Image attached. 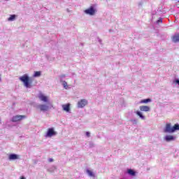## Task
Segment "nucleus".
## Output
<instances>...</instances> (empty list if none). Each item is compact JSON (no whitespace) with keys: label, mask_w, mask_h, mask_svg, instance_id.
Segmentation results:
<instances>
[{"label":"nucleus","mask_w":179,"mask_h":179,"mask_svg":"<svg viewBox=\"0 0 179 179\" xmlns=\"http://www.w3.org/2000/svg\"><path fill=\"white\" fill-rule=\"evenodd\" d=\"M136 114L138 115V117H140V118H141V120H145V116H143L141 112L137 111Z\"/></svg>","instance_id":"aec40b11"},{"label":"nucleus","mask_w":179,"mask_h":179,"mask_svg":"<svg viewBox=\"0 0 179 179\" xmlns=\"http://www.w3.org/2000/svg\"><path fill=\"white\" fill-rule=\"evenodd\" d=\"M87 174L90 176V177H94V173L89 169L87 170Z\"/></svg>","instance_id":"6ab92c4d"},{"label":"nucleus","mask_w":179,"mask_h":179,"mask_svg":"<svg viewBox=\"0 0 179 179\" xmlns=\"http://www.w3.org/2000/svg\"><path fill=\"white\" fill-rule=\"evenodd\" d=\"M38 108L41 111H48V106L45 104H40L38 105Z\"/></svg>","instance_id":"1a4fd4ad"},{"label":"nucleus","mask_w":179,"mask_h":179,"mask_svg":"<svg viewBox=\"0 0 179 179\" xmlns=\"http://www.w3.org/2000/svg\"><path fill=\"white\" fill-rule=\"evenodd\" d=\"M0 80H1V78H0Z\"/></svg>","instance_id":"bb28decb"},{"label":"nucleus","mask_w":179,"mask_h":179,"mask_svg":"<svg viewBox=\"0 0 179 179\" xmlns=\"http://www.w3.org/2000/svg\"><path fill=\"white\" fill-rule=\"evenodd\" d=\"M165 140L166 142H170L171 141H174V136L168 135L165 136Z\"/></svg>","instance_id":"ddd939ff"},{"label":"nucleus","mask_w":179,"mask_h":179,"mask_svg":"<svg viewBox=\"0 0 179 179\" xmlns=\"http://www.w3.org/2000/svg\"><path fill=\"white\" fill-rule=\"evenodd\" d=\"M20 179H26V178H24V176H21Z\"/></svg>","instance_id":"a878e982"},{"label":"nucleus","mask_w":179,"mask_h":179,"mask_svg":"<svg viewBox=\"0 0 179 179\" xmlns=\"http://www.w3.org/2000/svg\"><path fill=\"white\" fill-rule=\"evenodd\" d=\"M150 101H152V99H143L140 101V103L141 104H143V103H150Z\"/></svg>","instance_id":"dca6fc26"},{"label":"nucleus","mask_w":179,"mask_h":179,"mask_svg":"<svg viewBox=\"0 0 179 179\" xmlns=\"http://www.w3.org/2000/svg\"><path fill=\"white\" fill-rule=\"evenodd\" d=\"M23 118H26V115H15L13 117L11 121L12 122H17V121H22Z\"/></svg>","instance_id":"20e7f679"},{"label":"nucleus","mask_w":179,"mask_h":179,"mask_svg":"<svg viewBox=\"0 0 179 179\" xmlns=\"http://www.w3.org/2000/svg\"><path fill=\"white\" fill-rule=\"evenodd\" d=\"M38 76H41V72L36 71L34 74V78H38Z\"/></svg>","instance_id":"a211bd4d"},{"label":"nucleus","mask_w":179,"mask_h":179,"mask_svg":"<svg viewBox=\"0 0 179 179\" xmlns=\"http://www.w3.org/2000/svg\"><path fill=\"white\" fill-rule=\"evenodd\" d=\"M20 80L24 83L25 87H31V83H33V80L30 78V77H29L27 74H24V76L20 77Z\"/></svg>","instance_id":"f257e3e1"},{"label":"nucleus","mask_w":179,"mask_h":179,"mask_svg":"<svg viewBox=\"0 0 179 179\" xmlns=\"http://www.w3.org/2000/svg\"><path fill=\"white\" fill-rule=\"evenodd\" d=\"M85 134H86V136H87V138L90 137V132L87 131Z\"/></svg>","instance_id":"4be33fe9"},{"label":"nucleus","mask_w":179,"mask_h":179,"mask_svg":"<svg viewBox=\"0 0 179 179\" xmlns=\"http://www.w3.org/2000/svg\"><path fill=\"white\" fill-rule=\"evenodd\" d=\"M162 22H163V20H162V18H160V19L158 20V21H157L158 23H162Z\"/></svg>","instance_id":"b1692460"},{"label":"nucleus","mask_w":179,"mask_h":179,"mask_svg":"<svg viewBox=\"0 0 179 179\" xmlns=\"http://www.w3.org/2000/svg\"><path fill=\"white\" fill-rule=\"evenodd\" d=\"M140 110L141 111L148 112V111H150V108L148 106H140Z\"/></svg>","instance_id":"9d476101"},{"label":"nucleus","mask_w":179,"mask_h":179,"mask_svg":"<svg viewBox=\"0 0 179 179\" xmlns=\"http://www.w3.org/2000/svg\"><path fill=\"white\" fill-rule=\"evenodd\" d=\"M38 97L41 100V101H43V103H48V101H50V100L48 99V96L44 95V94L43 93H40Z\"/></svg>","instance_id":"7ed1b4c3"},{"label":"nucleus","mask_w":179,"mask_h":179,"mask_svg":"<svg viewBox=\"0 0 179 179\" xmlns=\"http://www.w3.org/2000/svg\"><path fill=\"white\" fill-rule=\"evenodd\" d=\"M96 12L97 10L93 6H90L88 9L85 10V13L90 15V16H94V15H96Z\"/></svg>","instance_id":"f03ea898"},{"label":"nucleus","mask_w":179,"mask_h":179,"mask_svg":"<svg viewBox=\"0 0 179 179\" xmlns=\"http://www.w3.org/2000/svg\"><path fill=\"white\" fill-rule=\"evenodd\" d=\"M176 131H179V124H176L173 127H172V133L176 132Z\"/></svg>","instance_id":"4468645a"},{"label":"nucleus","mask_w":179,"mask_h":179,"mask_svg":"<svg viewBox=\"0 0 179 179\" xmlns=\"http://www.w3.org/2000/svg\"><path fill=\"white\" fill-rule=\"evenodd\" d=\"M164 131L165 133L168 132L169 134H173V127H171V124L170 123L166 124Z\"/></svg>","instance_id":"0eeeda50"},{"label":"nucleus","mask_w":179,"mask_h":179,"mask_svg":"<svg viewBox=\"0 0 179 179\" xmlns=\"http://www.w3.org/2000/svg\"><path fill=\"white\" fill-rule=\"evenodd\" d=\"M172 41L173 43H178L179 41V34H176L172 37Z\"/></svg>","instance_id":"f8f14e48"},{"label":"nucleus","mask_w":179,"mask_h":179,"mask_svg":"<svg viewBox=\"0 0 179 179\" xmlns=\"http://www.w3.org/2000/svg\"><path fill=\"white\" fill-rule=\"evenodd\" d=\"M55 135H57V131H54V128L48 129L46 136L51 138L52 136H54Z\"/></svg>","instance_id":"39448f33"},{"label":"nucleus","mask_w":179,"mask_h":179,"mask_svg":"<svg viewBox=\"0 0 179 179\" xmlns=\"http://www.w3.org/2000/svg\"><path fill=\"white\" fill-rule=\"evenodd\" d=\"M62 108L64 111H66V113H69L71 111V104L70 103H66L62 105Z\"/></svg>","instance_id":"6e6552de"},{"label":"nucleus","mask_w":179,"mask_h":179,"mask_svg":"<svg viewBox=\"0 0 179 179\" xmlns=\"http://www.w3.org/2000/svg\"><path fill=\"white\" fill-rule=\"evenodd\" d=\"M127 173H128V174H129V176H135V174H136L134 171L132 169H128Z\"/></svg>","instance_id":"f3484780"},{"label":"nucleus","mask_w":179,"mask_h":179,"mask_svg":"<svg viewBox=\"0 0 179 179\" xmlns=\"http://www.w3.org/2000/svg\"><path fill=\"white\" fill-rule=\"evenodd\" d=\"M48 162L50 163H52V162H54V159H52V158H50V159H48Z\"/></svg>","instance_id":"5701e85b"},{"label":"nucleus","mask_w":179,"mask_h":179,"mask_svg":"<svg viewBox=\"0 0 179 179\" xmlns=\"http://www.w3.org/2000/svg\"><path fill=\"white\" fill-rule=\"evenodd\" d=\"M16 19L15 15H11L10 17L8 18V22H13Z\"/></svg>","instance_id":"2eb2a0df"},{"label":"nucleus","mask_w":179,"mask_h":179,"mask_svg":"<svg viewBox=\"0 0 179 179\" xmlns=\"http://www.w3.org/2000/svg\"><path fill=\"white\" fill-rule=\"evenodd\" d=\"M176 83H177L178 85H179V80H176Z\"/></svg>","instance_id":"393cba45"},{"label":"nucleus","mask_w":179,"mask_h":179,"mask_svg":"<svg viewBox=\"0 0 179 179\" xmlns=\"http://www.w3.org/2000/svg\"><path fill=\"white\" fill-rule=\"evenodd\" d=\"M87 100L86 99H81L78 102V108H83L85 106H87Z\"/></svg>","instance_id":"423d86ee"},{"label":"nucleus","mask_w":179,"mask_h":179,"mask_svg":"<svg viewBox=\"0 0 179 179\" xmlns=\"http://www.w3.org/2000/svg\"><path fill=\"white\" fill-rule=\"evenodd\" d=\"M8 158L10 160H16L19 159V156L16 154H10Z\"/></svg>","instance_id":"9b49d317"},{"label":"nucleus","mask_w":179,"mask_h":179,"mask_svg":"<svg viewBox=\"0 0 179 179\" xmlns=\"http://www.w3.org/2000/svg\"><path fill=\"white\" fill-rule=\"evenodd\" d=\"M62 85L64 89H68V83H66V81H63Z\"/></svg>","instance_id":"412c9836"}]
</instances>
